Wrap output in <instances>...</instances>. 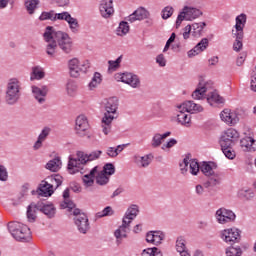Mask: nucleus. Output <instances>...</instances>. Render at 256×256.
I'll use <instances>...</instances> for the list:
<instances>
[{"label":"nucleus","instance_id":"54","mask_svg":"<svg viewBox=\"0 0 256 256\" xmlns=\"http://www.w3.org/2000/svg\"><path fill=\"white\" fill-rule=\"evenodd\" d=\"M223 154L227 159H235L236 154L235 151L233 150V146H228V147H221Z\"/></svg>","mask_w":256,"mask_h":256},{"label":"nucleus","instance_id":"19","mask_svg":"<svg viewBox=\"0 0 256 256\" xmlns=\"http://www.w3.org/2000/svg\"><path fill=\"white\" fill-rule=\"evenodd\" d=\"M245 23H247V15L245 14H240L236 17V24H235V30H232V34H238L239 37L241 35H245L243 32V29H245Z\"/></svg>","mask_w":256,"mask_h":256},{"label":"nucleus","instance_id":"44","mask_svg":"<svg viewBox=\"0 0 256 256\" xmlns=\"http://www.w3.org/2000/svg\"><path fill=\"white\" fill-rule=\"evenodd\" d=\"M129 29V23L121 21L116 29V35H118V37H125V35L129 33Z\"/></svg>","mask_w":256,"mask_h":256},{"label":"nucleus","instance_id":"5","mask_svg":"<svg viewBox=\"0 0 256 256\" xmlns=\"http://www.w3.org/2000/svg\"><path fill=\"white\" fill-rule=\"evenodd\" d=\"M21 80L19 78H11L6 84L5 103L7 105H17L21 99Z\"/></svg>","mask_w":256,"mask_h":256},{"label":"nucleus","instance_id":"25","mask_svg":"<svg viewBox=\"0 0 256 256\" xmlns=\"http://www.w3.org/2000/svg\"><path fill=\"white\" fill-rule=\"evenodd\" d=\"M38 211L43 213L47 217V219H54L55 215H57V208L51 203L39 206Z\"/></svg>","mask_w":256,"mask_h":256},{"label":"nucleus","instance_id":"41","mask_svg":"<svg viewBox=\"0 0 256 256\" xmlns=\"http://www.w3.org/2000/svg\"><path fill=\"white\" fill-rule=\"evenodd\" d=\"M77 82L73 81V80H68V82L66 83V93L69 97H75V95L77 94Z\"/></svg>","mask_w":256,"mask_h":256},{"label":"nucleus","instance_id":"60","mask_svg":"<svg viewBox=\"0 0 256 256\" xmlns=\"http://www.w3.org/2000/svg\"><path fill=\"white\" fill-rule=\"evenodd\" d=\"M187 167H189V157L184 158L183 162L180 163V170L182 175H185V173H187Z\"/></svg>","mask_w":256,"mask_h":256},{"label":"nucleus","instance_id":"17","mask_svg":"<svg viewBox=\"0 0 256 256\" xmlns=\"http://www.w3.org/2000/svg\"><path fill=\"white\" fill-rule=\"evenodd\" d=\"M220 118L227 125H237V123H239V117H237V114L231 112L229 109H224L220 113Z\"/></svg>","mask_w":256,"mask_h":256},{"label":"nucleus","instance_id":"22","mask_svg":"<svg viewBox=\"0 0 256 256\" xmlns=\"http://www.w3.org/2000/svg\"><path fill=\"white\" fill-rule=\"evenodd\" d=\"M139 215V206L132 204L126 211L122 221L126 222L128 225L133 223V219Z\"/></svg>","mask_w":256,"mask_h":256},{"label":"nucleus","instance_id":"53","mask_svg":"<svg viewBox=\"0 0 256 256\" xmlns=\"http://www.w3.org/2000/svg\"><path fill=\"white\" fill-rule=\"evenodd\" d=\"M113 208H111V206H107L105 207L102 211L98 212L96 214V217L98 219H101L102 217H111V215H113Z\"/></svg>","mask_w":256,"mask_h":256},{"label":"nucleus","instance_id":"23","mask_svg":"<svg viewBox=\"0 0 256 256\" xmlns=\"http://www.w3.org/2000/svg\"><path fill=\"white\" fill-rule=\"evenodd\" d=\"M207 47H209V39L203 38L193 49L188 51V57H195L199 53H203Z\"/></svg>","mask_w":256,"mask_h":256},{"label":"nucleus","instance_id":"12","mask_svg":"<svg viewBox=\"0 0 256 256\" xmlns=\"http://www.w3.org/2000/svg\"><path fill=\"white\" fill-rule=\"evenodd\" d=\"M216 221L220 223V225H225L226 223H231L235 221V213L231 210H227L225 208H220L216 211L215 214Z\"/></svg>","mask_w":256,"mask_h":256},{"label":"nucleus","instance_id":"16","mask_svg":"<svg viewBox=\"0 0 256 256\" xmlns=\"http://www.w3.org/2000/svg\"><path fill=\"white\" fill-rule=\"evenodd\" d=\"M74 223L79 233L86 235L87 231H89V218H87L86 214H80L78 217H75Z\"/></svg>","mask_w":256,"mask_h":256},{"label":"nucleus","instance_id":"30","mask_svg":"<svg viewBox=\"0 0 256 256\" xmlns=\"http://www.w3.org/2000/svg\"><path fill=\"white\" fill-rule=\"evenodd\" d=\"M69 69H70V75L71 77H79V74L81 73V66L79 64V59L73 58L68 62Z\"/></svg>","mask_w":256,"mask_h":256},{"label":"nucleus","instance_id":"48","mask_svg":"<svg viewBox=\"0 0 256 256\" xmlns=\"http://www.w3.org/2000/svg\"><path fill=\"white\" fill-rule=\"evenodd\" d=\"M121 61H123V56H119L115 61H108V71H117L121 66Z\"/></svg>","mask_w":256,"mask_h":256},{"label":"nucleus","instance_id":"31","mask_svg":"<svg viewBox=\"0 0 256 256\" xmlns=\"http://www.w3.org/2000/svg\"><path fill=\"white\" fill-rule=\"evenodd\" d=\"M171 136V132H166L164 134L156 133L152 137L151 147L153 149H157V147H161V144L163 143L164 139H167V137Z\"/></svg>","mask_w":256,"mask_h":256},{"label":"nucleus","instance_id":"33","mask_svg":"<svg viewBox=\"0 0 256 256\" xmlns=\"http://www.w3.org/2000/svg\"><path fill=\"white\" fill-rule=\"evenodd\" d=\"M61 165H62L61 158L55 157L54 159L47 162L45 168L48 171H51L52 173H57V171L61 169Z\"/></svg>","mask_w":256,"mask_h":256},{"label":"nucleus","instance_id":"47","mask_svg":"<svg viewBox=\"0 0 256 256\" xmlns=\"http://www.w3.org/2000/svg\"><path fill=\"white\" fill-rule=\"evenodd\" d=\"M142 256H163V252L159 248L153 247L143 250Z\"/></svg>","mask_w":256,"mask_h":256},{"label":"nucleus","instance_id":"35","mask_svg":"<svg viewBox=\"0 0 256 256\" xmlns=\"http://www.w3.org/2000/svg\"><path fill=\"white\" fill-rule=\"evenodd\" d=\"M40 79H45V71L40 66H35L32 68V72L30 74L31 81H40Z\"/></svg>","mask_w":256,"mask_h":256},{"label":"nucleus","instance_id":"18","mask_svg":"<svg viewBox=\"0 0 256 256\" xmlns=\"http://www.w3.org/2000/svg\"><path fill=\"white\" fill-rule=\"evenodd\" d=\"M32 93L36 101L43 105L45 103V97H47V93H49V88L47 86H42L41 88L37 86H32Z\"/></svg>","mask_w":256,"mask_h":256},{"label":"nucleus","instance_id":"59","mask_svg":"<svg viewBox=\"0 0 256 256\" xmlns=\"http://www.w3.org/2000/svg\"><path fill=\"white\" fill-rule=\"evenodd\" d=\"M9 179V173L7 172V168L3 165H0V181H7Z\"/></svg>","mask_w":256,"mask_h":256},{"label":"nucleus","instance_id":"2","mask_svg":"<svg viewBox=\"0 0 256 256\" xmlns=\"http://www.w3.org/2000/svg\"><path fill=\"white\" fill-rule=\"evenodd\" d=\"M104 107V116L102 117V131L104 135H109L111 133V127L113 121L117 119V109H119V99L117 97H110L104 99L102 102Z\"/></svg>","mask_w":256,"mask_h":256},{"label":"nucleus","instance_id":"6","mask_svg":"<svg viewBox=\"0 0 256 256\" xmlns=\"http://www.w3.org/2000/svg\"><path fill=\"white\" fill-rule=\"evenodd\" d=\"M8 231L16 241H22L23 243L31 241V229L21 222L8 223Z\"/></svg>","mask_w":256,"mask_h":256},{"label":"nucleus","instance_id":"14","mask_svg":"<svg viewBox=\"0 0 256 256\" xmlns=\"http://www.w3.org/2000/svg\"><path fill=\"white\" fill-rule=\"evenodd\" d=\"M151 13L145 7H139L132 14H130L126 19L129 23H135V21H144V19H149Z\"/></svg>","mask_w":256,"mask_h":256},{"label":"nucleus","instance_id":"42","mask_svg":"<svg viewBox=\"0 0 256 256\" xmlns=\"http://www.w3.org/2000/svg\"><path fill=\"white\" fill-rule=\"evenodd\" d=\"M66 23H68L69 29L72 31V33H79V20H77V18H73V16L70 14L66 20Z\"/></svg>","mask_w":256,"mask_h":256},{"label":"nucleus","instance_id":"9","mask_svg":"<svg viewBox=\"0 0 256 256\" xmlns=\"http://www.w3.org/2000/svg\"><path fill=\"white\" fill-rule=\"evenodd\" d=\"M239 139V132L237 130L230 128L227 129L221 136L220 145L221 147H233L235 142Z\"/></svg>","mask_w":256,"mask_h":256},{"label":"nucleus","instance_id":"52","mask_svg":"<svg viewBox=\"0 0 256 256\" xmlns=\"http://www.w3.org/2000/svg\"><path fill=\"white\" fill-rule=\"evenodd\" d=\"M55 11L42 12L39 16V21H54Z\"/></svg>","mask_w":256,"mask_h":256},{"label":"nucleus","instance_id":"21","mask_svg":"<svg viewBox=\"0 0 256 256\" xmlns=\"http://www.w3.org/2000/svg\"><path fill=\"white\" fill-rule=\"evenodd\" d=\"M133 159L137 167L145 169L151 165V161H153V154H147L144 156L135 155Z\"/></svg>","mask_w":256,"mask_h":256},{"label":"nucleus","instance_id":"34","mask_svg":"<svg viewBox=\"0 0 256 256\" xmlns=\"http://www.w3.org/2000/svg\"><path fill=\"white\" fill-rule=\"evenodd\" d=\"M63 199H64V201H62L60 203V208L61 209H69V211H71V209H73L75 207V203H73V201L69 200V188L64 190Z\"/></svg>","mask_w":256,"mask_h":256},{"label":"nucleus","instance_id":"64","mask_svg":"<svg viewBox=\"0 0 256 256\" xmlns=\"http://www.w3.org/2000/svg\"><path fill=\"white\" fill-rule=\"evenodd\" d=\"M106 155H108V157L115 158L118 156V153L114 147H108L106 150Z\"/></svg>","mask_w":256,"mask_h":256},{"label":"nucleus","instance_id":"58","mask_svg":"<svg viewBox=\"0 0 256 256\" xmlns=\"http://www.w3.org/2000/svg\"><path fill=\"white\" fill-rule=\"evenodd\" d=\"M69 15V12L54 13V21H67Z\"/></svg>","mask_w":256,"mask_h":256},{"label":"nucleus","instance_id":"32","mask_svg":"<svg viewBox=\"0 0 256 256\" xmlns=\"http://www.w3.org/2000/svg\"><path fill=\"white\" fill-rule=\"evenodd\" d=\"M215 169H217V166L213 162H204L200 166V170L206 177H211V175L215 174Z\"/></svg>","mask_w":256,"mask_h":256},{"label":"nucleus","instance_id":"39","mask_svg":"<svg viewBox=\"0 0 256 256\" xmlns=\"http://www.w3.org/2000/svg\"><path fill=\"white\" fill-rule=\"evenodd\" d=\"M233 37L235 38V41L233 43V51L236 53H239L243 49V37H245V34H232Z\"/></svg>","mask_w":256,"mask_h":256},{"label":"nucleus","instance_id":"55","mask_svg":"<svg viewBox=\"0 0 256 256\" xmlns=\"http://www.w3.org/2000/svg\"><path fill=\"white\" fill-rule=\"evenodd\" d=\"M184 249H187V241H185V238H183V236H180L176 240V250L183 251Z\"/></svg>","mask_w":256,"mask_h":256},{"label":"nucleus","instance_id":"61","mask_svg":"<svg viewBox=\"0 0 256 256\" xmlns=\"http://www.w3.org/2000/svg\"><path fill=\"white\" fill-rule=\"evenodd\" d=\"M177 145V140L172 138L166 144L162 145V150L166 151L167 149H171V147H175Z\"/></svg>","mask_w":256,"mask_h":256},{"label":"nucleus","instance_id":"8","mask_svg":"<svg viewBox=\"0 0 256 256\" xmlns=\"http://www.w3.org/2000/svg\"><path fill=\"white\" fill-rule=\"evenodd\" d=\"M220 237L228 245H233L241 241V230L237 228H228L220 233Z\"/></svg>","mask_w":256,"mask_h":256},{"label":"nucleus","instance_id":"28","mask_svg":"<svg viewBox=\"0 0 256 256\" xmlns=\"http://www.w3.org/2000/svg\"><path fill=\"white\" fill-rule=\"evenodd\" d=\"M177 121L184 127H191V114L183 109H178Z\"/></svg>","mask_w":256,"mask_h":256},{"label":"nucleus","instance_id":"3","mask_svg":"<svg viewBox=\"0 0 256 256\" xmlns=\"http://www.w3.org/2000/svg\"><path fill=\"white\" fill-rule=\"evenodd\" d=\"M101 155H103V151L101 150H95L89 154L83 151H78L76 153V158L71 156L69 157L67 167L68 172L70 173V175H75V173H79V171L83 169V165H87V163L91 161H97V159H99Z\"/></svg>","mask_w":256,"mask_h":256},{"label":"nucleus","instance_id":"51","mask_svg":"<svg viewBox=\"0 0 256 256\" xmlns=\"http://www.w3.org/2000/svg\"><path fill=\"white\" fill-rule=\"evenodd\" d=\"M188 165L191 175H197V173H199V169H201V167L199 166L198 161L189 159Z\"/></svg>","mask_w":256,"mask_h":256},{"label":"nucleus","instance_id":"43","mask_svg":"<svg viewBox=\"0 0 256 256\" xmlns=\"http://www.w3.org/2000/svg\"><path fill=\"white\" fill-rule=\"evenodd\" d=\"M101 81H103V78L101 76V73L95 72L91 82L88 84L89 89L92 91V89H97L99 85H101Z\"/></svg>","mask_w":256,"mask_h":256},{"label":"nucleus","instance_id":"29","mask_svg":"<svg viewBox=\"0 0 256 256\" xmlns=\"http://www.w3.org/2000/svg\"><path fill=\"white\" fill-rule=\"evenodd\" d=\"M38 195L41 197H51L53 195V189L51 188L49 182L43 180L38 187Z\"/></svg>","mask_w":256,"mask_h":256},{"label":"nucleus","instance_id":"27","mask_svg":"<svg viewBox=\"0 0 256 256\" xmlns=\"http://www.w3.org/2000/svg\"><path fill=\"white\" fill-rule=\"evenodd\" d=\"M240 146L243 151H256V140L252 137H245L240 140Z\"/></svg>","mask_w":256,"mask_h":256},{"label":"nucleus","instance_id":"24","mask_svg":"<svg viewBox=\"0 0 256 256\" xmlns=\"http://www.w3.org/2000/svg\"><path fill=\"white\" fill-rule=\"evenodd\" d=\"M50 133H51V128L45 127L42 129L41 133L37 138V141L33 145L34 151H39V149L43 147V142L47 140V137H49Z\"/></svg>","mask_w":256,"mask_h":256},{"label":"nucleus","instance_id":"46","mask_svg":"<svg viewBox=\"0 0 256 256\" xmlns=\"http://www.w3.org/2000/svg\"><path fill=\"white\" fill-rule=\"evenodd\" d=\"M37 206L30 204L27 208V219L30 223H33L37 219Z\"/></svg>","mask_w":256,"mask_h":256},{"label":"nucleus","instance_id":"56","mask_svg":"<svg viewBox=\"0 0 256 256\" xmlns=\"http://www.w3.org/2000/svg\"><path fill=\"white\" fill-rule=\"evenodd\" d=\"M154 245H161V241L165 239V234L161 231H153Z\"/></svg>","mask_w":256,"mask_h":256},{"label":"nucleus","instance_id":"40","mask_svg":"<svg viewBox=\"0 0 256 256\" xmlns=\"http://www.w3.org/2000/svg\"><path fill=\"white\" fill-rule=\"evenodd\" d=\"M96 183L100 186H105L109 183L110 177L107 176V174H104L103 172H99V168H97V173L95 175Z\"/></svg>","mask_w":256,"mask_h":256},{"label":"nucleus","instance_id":"15","mask_svg":"<svg viewBox=\"0 0 256 256\" xmlns=\"http://www.w3.org/2000/svg\"><path fill=\"white\" fill-rule=\"evenodd\" d=\"M177 109H183L186 113H203L204 109L201 104H197L191 100L183 102L177 106Z\"/></svg>","mask_w":256,"mask_h":256},{"label":"nucleus","instance_id":"11","mask_svg":"<svg viewBox=\"0 0 256 256\" xmlns=\"http://www.w3.org/2000/svg\"><path fill=\"white\" fill-rule=\"evenodd\" d=\"M89 131V121L87 116L79 115L75 122V133L78 137H85Z\"/></svg>","mask_w":256,"mask_h":256},{"label":"nucleus","instance_id":"36","mask_svg":"<svg viewBox=\"0 0 256 256\" xmlns=\"http://www.w3.org/2000/svg\"><path fill=\"white\" fill-rule=\"evenodd\" d=\"M46 182L50 185V188L53 191V189H58L59 187H61L63 183V177L59 175L50 176L47 178Z\"/></svg>","mask_w":256,"mask_h":256},{"label":"nucleus","instance_id":"4","mask_svg":"<svg viewBox=\"0 0 256 256\" xmlns=\"http://www.w3.org/2000/svg\"><path fill=\"white\" fill-rule=\"evenodd\" d=\"M209 85V82L205 81L204 79H200L197 88L192 93V99H195L196 101L207 99V102L211 106L225 103L223 97H221L217 92H211L207 95V91H209Z\"/></svg>","mask_w":256,"mask_h":256},{"label":"nucleus","instance_id":"10","mask_svg":"<svg viewBox=\"0 0 256 256\" xmlns=\"http://www.w3.org/2000/svg\"><path fill=\"white\" fill-rule=\"evenodd\" d=\"M118 79L122 82L125 83L126 85H129L132 87V89H140L141 88V79H139V76L130 73V72H125L122 74H118Z\"/></svg>","mask_w":256,"mask_h":256},{"label":"nucleus","instance_id":"63","mask_svg":"<svg viewBox=\"0 0 256 256\" xmlns=\"http://www.w3.org/2000/svg\"><path fill=\"white\" fill-rule=\"evenodd\" d=\"M89 67H91V63H89V60H85L80 64V71L82 73H87Z\"/></svg>","mask_w":256,"mask_h":256},{"label":"nucleus","instance_id":"20","mask_svg":"<svg viewBox=\"0 0 256 256\" xmlns=\"http://www.w3.org/2000/svg\"><path fill=\"white\" fill-rule=\"evenodd\" d=\"M131 231V224H127L122 220V225L119 226L114 232V237H116L117 242L120 243L122 239L127 238V234Z\"/></svg>","mask_w":256,"mask_h":256},{"label":"nucleus","instance_id":"50","mask_svg":"<svg viewBox=\"0 0 256 256\" xmlns=\"http://www.w3.org/2000/svg\"><path fill=\"white\" fill-rule=\"evenodd\" d=\"M173 13H175V9L173 8V6H166L162 9L161 15H162V19L167 20L170 17L173 16Z\"/></svg>","mask_w":256,"mask_h":256},{"label":"nucleus","instance_id":"37","mask_svg":"<svg viewBox=\"0 0 256 256\" xmlns=\"http://www.w3.org/2000/svg\"><path fill=\"white\" fill-rule=\"evenodd\" d=\"M40 0H25L24 5L29 15H33L39 6Z\"/></svg>","mask_w":256,"mask_h":256},{"label":"nucleus","instance_id":"26","mask_svg":"<svg viewBox=\"0 0 256 256\" xmlns=\"http://www.w3.org/2000/svg\"><path fill=\"white\" fill-rule=\"evenodd\" d=\"M97 169H99V166H95L88 174L82 177L84 187L89 188L95 185V175H97Z\"/></svg>","mask_w":256,"mask_h":256},{"label":"nucleus","instance_id":"49","mask_svg":"<svg viewBox=\"0 0 256 256\" xmlns=\"http://www.w3.org/2000/svg\"><path fill=\"white\" fill-rule=\"evenodd\" d=\"M100 172L104 173L108 177H111V175H115V165H113V163H106Z\"/></svg>","mask_w":256,"mask_h":256},{"label":"nucleus","instance_id":"13","mask_svg":"<svg viewBox=\"0 0 256 256\" xmlns=\"http://www.w3.org/2000/svg\"><path fill=\"white\" fill-rule=\"evenodd\" d=\"M99 12L103 19H111L115 13L113 0H102L99 4Z\"/></svg>","mask_w":256,"mask_h":256},{"label":"nucleus","instance_id":"1","mask_svg":"<svg viewBox=\"0 0 256 256\" xmlns=\"http://www.w3.org/2000/svg\"><path fill=\"white\" fill-rule=\"evenodd\" d=\"M43 38L46 44V53L49 57H55L57 47L64 55L73 53V38L67 32L56 31L53 26L45 28Z\"/></svg>","mask_w":256,"mask_h":256},{"label":"nucleus","instance_id":"62","mask_svg":"<svg viewBox=\"0 0 256 256\" xmlns=\"http://www.w3.org/2000/svg\"><path fill=\"white\" fill-rule=\"evenodd\" d=\"M156 63H158L159 67H165V65H167V60L165 59V55L159 54L156 57Z\"/></svg>","mask_w":256,"mask_h":256},{"label":"nucleus","instance_id":"7","mask_svg":"<svg viewBox=\"0 0 256 256\" xmlns=\"http://www.w3.org/2000/svg\"><path fill=\"white\" fill-rule=\"evenodd\" d=\"M201 15H203V11L200 9L185 6L177 17L176 27H180L183 21H195V19H199Z\"/></svg>","mask_w":256,"mask_h":256},{"label":"nucleus","instance_id":"45","mask_svg":"<svg viewBox=\"0 0 256 256\" xmlns=\"http://www.w3.org/2000/svg\"><path fill=\"white\" fill-rule=\"evenodd\" d=\"M208 177L209 178L205 183L206 187H217V185H221V178L218 176V174L214 173Z\"/></svg>","mask_w":256,"mask_h":256},{"label":"nucleus","instance_id":"57","mask_svg":"<svg viewBox=\"0 0 256 256\" xmlns=\"http://www.w3.org/2000/svg\"><path fill=\"white\" fill-rule=\"evenodd\" d=\"M243 255V251L241 248L229 247L226 249V256H241Z\"/></svg>","mask_w":256,"mask_h":256},{"label":"nucleus","instance_id":"38","mask_svg":"<svg viewBox=\"0 0 256 256\" xmlns=\"http://www.w3.org/2000/svg\"><path fill=\"white\" fill-rule=\"evenodd\" d=\"M205 27H207L205 22L193 23L191 25V29H193V37H201V33H203V29H205Z\"/></svg>","mask_w":256,"mask_h":256}]
</instances>
